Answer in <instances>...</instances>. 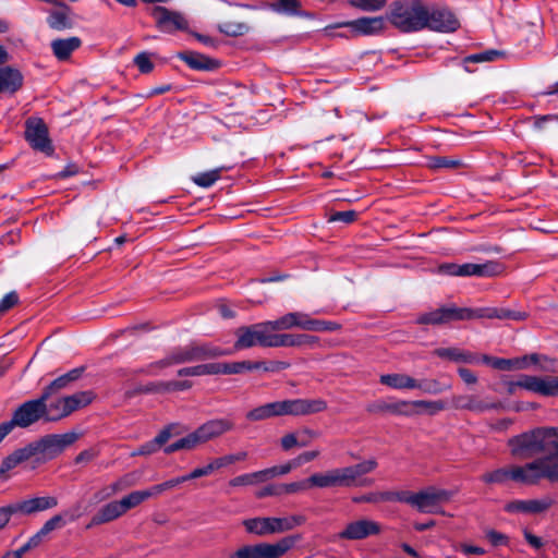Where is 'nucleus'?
<instances>
[{
    "label": "nucleus",
    "mask_w": 558,
    "mask_h": 558,
    "mask_svg": "<svg viewBox=\"0 0 558 558\" xmlns=\"http://www.w3.org/2000/svg\"><path fill=\"white\" fill-rule=\"evenodd\" d=\"M508 446L513 458L525 460L547 453L536 460H545L548 468L558 470V427H536L509 438ZM558 482L557 478H547Z\"/></svg>",
    "instance_id": "obj_1"
},
{
    "label": "nucleus",
    "mask_w": 558,
    "mask_h": 558,
    "mask_svg": "<svg viewBox=\"0 0 558 558\" xmlns=\"http://www.w3.org/2000/svg\"><path fill=\"white\" fill-rule=\"evenodd\" d=\"M235 336L232 353L255 345L265 348L300 345L307 338L305 335L275 333L270 320L240 327L235 330Z\"/></svg>",
    "instance_id": "obj_2"
},
{
    "label": "nucleus",
    "mask_w": 558,
    "mask_h": 558,
    "mask_svg": "<svg viewBox=\"0 0 558 558\" xmlns=\"http://www.w3.org/2000/svg\"><path fill=\"white\" fill-rule=\"evenodd\" d=\"M558 470L548 468L545 460H533L524 465H510L484 473L481 480L486 484H506L513 481L533 485L542 478H557Z\"/></svg>",
    "instance_id": "obj_3"
},
{
    "label": "nucleus",
    "mask_w": 558,
    "mask_h": 558,
    "mask_svg": "<svg viewBox=\"0 0 558 558\" xmlns=\"http://www.w3.org/2000/svg\"><path fill=\"white\" fill-rule=\"evenodd\" d=\"M377 465L375 459H368L354 465L315 473L310 476V484L318 488L368 486L373 481L363 476L373 472Z\"/></svg>",
    "instance_id": "obj_4"
},
{
    "label": "nucleus",
    "mask_w": 558,
    "mask_h": 558,
    "mask_svg": "<svg viewBox=\"0 0 558 558\" xmlns=\"http://www.w3.org/2000/svg\"><path fill=\"white\" fill-rule=\"evenodd\" d=\"M232 354L231 349H222L213 343L192 342L185 347L177 348L167 357L149 364L138 373L157 375L160 369L173 364L206 361Z\"/></svg>",
    "instance_id": "obj_5"
},
{
    "label": "nucleus",
    "mask_w": 558,
    "mask_h": 558,
    "mask_svg": "<svg viewBox=\"0 0 558 558\" xmlns=\"http://www.w3.org/2000/svg\"><path fill=\"white\" fill-rule=\"evenodd\" d=\"M326 409L327 402L320 398L288 399L259 405L248 411L245 416L248 421L256 422L282 415H310L323 412Z\"/></svg>",
    "instance_id": "obj_6"
},
{
    "label": "nucleus",
    "mask_w": 558,
    "mask_h": 558,
    "mask_svg": "<svg viewBox=\"0 0 558 558\" xmlns=\"http://www.w3.org/2000/svg\"><path fill=\"white\" fill-rule=\"evenodd\" d=\"M388 19L401 32L421 31L426 28V5L421 0L395 2Z\"/></svg>",
    "instance_id": "obj_7"
},
{
    "label": "nucleus",
    "mask_w": 558,
    "mask_h": 558,
    "mask_svg": "<svg viewBox=\"0 0 558 558\" xmlns=\"http://www.w3.org/2000/svg\"><path fill=\"white\" fill-rule=\"evenodd\" d=\"M456 490L426 487L417 493L400 492V502H405L423 513H444L440 506L449 502Z\"/></svg>",
    "instance_id": "obj_8"
},
{
    "label": "nucleus",
    "mask_w": 558,
    "mask_h": 558,
    "mask_svg": "<svg viewBox=\"0 0 558 558\" xmlns=\"http://www.w3.org/2000/svg\"><path fill=\"white\" fill-rule=\"evenodd\" d=\"M301 539V535H288L275 543H257L239 547L228 558H281Z\"/></svg>",
    "instance_id": "obj_9"
},
{
    "label": "nucleus",
    "mask_w": 558,
    "mask_h": 558,
    "mask_svg": "<svg viewBox=\"0 0 558 558\" xmlns=\"http://www.w3.org/2000/svg\"><path fill=\"white\" fill-rule=\"evenodd\" d=\"M270 323L274 332L292 328H300L307 331H335L339 329L337 323L314 319L303 312H290L275 320H270Z\"/></svg>",
    "instance_id": "obj_10"
},
{
    "label": "nucleus",
    "mask_w": 558,
    "mask_h": 558,
    "mask_svg": "<svg viewBox=\"0 0 558 558\" xmlns=\"http://www.w3.org/2000/svg\"><path fill=\"white\" fill-rule=\"evenodd\" d=\"M78 439V434L69 432L64 434H51L33 442L35 453L43 454L46 459H53Z\"/></svg>",
    "instance_id": "obj_11"
},
{
    "label": "nucleus",
    "mask_w": 558,
    "mask_h": 558,
    "mask_svg": "<svg viewBox=\"0 0 558 558\" xmlns=\"http://www.w3.org/2000/svg\"><path fill=\"white\" fill-rule=\"evenodd\" d=\"M25 138L33 149L48 156L53 154V146L49 138L48 128L39 118H29L25 123Z\"/></svg>",
    "instance_id": "obj_12"
},
{
    "label": "nucleus",
    "mask_w": 558,
    "mask_h": 558,
    "mask_svg": "<svg viewBox=\"0 0 558 558\" xmlns=\"http://www.w3.org/2000/svg\"><path fill=\"white\" fill-rule=\"evenodd\" d=\"M45 401H47L46 396L40 395L37 399L22 403L14 411L11 421H8L12 424V428L15 426L25 428L44 418Z\"/></svg>",
    "instance_id": "obj_13"
},
{
    "label": "nucleus",
    "mask_w": 558,
    "mask_h": 558,
    "mask_svg": "<svg viewBox=\"0 0 558 558\" xmlns=\"http://www.w3.org/2000/svg\"><path fill=\"white\" fill-rule=\"evenodd\" d=\"M151 15L156 20L157 27L163 33L185 31L189 27V22L182 13L171 11L166 7H155Z\"/></svg>",
    "instance_id": "obj_14"
},
{
    "label": "nucleus",
    "mask_w": 558,
    "mask_h": 558,
    "mask_svg": "<svg viewBox=\"0 0 558 558\" xmlns=\"http://www.w3.org/2000/svg\"><path fill=\"white\" fill-rule=\"evenodd\" d=\"M381 526L378 522L371 519H360L349 522L345 527L339 532L338 538L347 541H360L373 535H378Z\"/></svg>",
    "instance_id": "obj_15"
},
{
    "label": "nucleus",
    "mask_w": 558,
    "mask_h": 558,
    "mask_svg": "<svg viewBox=\"0 0 558 558\" xmlns=\"http://www.w3.org/2000/svg\"><path fill=\"white\" fill-rule=\"evenodd\" d=\"M426 28L436 32L450 33L459 28L460 23L452 12L447 9H429L426 7Z\"/></svg>",
    "instance_id": "obj_16"
},
{
    "label": "nucleus",
    "mask_w": 558,
    "mask_h": 558,
    "mask_svg": "<svg viewBox=\"0 0 558 558\" xmlns=\"http://www.w3.org/2000/svg\"><path fill=\"white\" fill-rule=\"evenodd\" d=\"M243 526L246 532L256 536L283 533L282 520L277 517H256L245 519Z\"/></svg>",
    "instance_id": "obj_17"
},
{
    "label": "nucleus",
    "mask_w": 558,
    "mask_h": 558,
    "mask_svg": "<svg viewBox=\"0 0 558 558\" xmlns=\"http://www.w3.org/2000/svg\"><path fill=\"white\" fill-rule=\"evenodd\" d=\"M16 506L20 514L33 515L56 508L58 498L54 496H36L16 501Z\"/></svg>",
    "instance_id": "obj_18"
},
{
    "label": "nucleus",
    "mask_w": 558,
    "mask_h": 558,
    "mask_svg": "<svg viewBox=\"0 0 558 558\" xmlns=\"http://www.w3.org/2000/svg\"><path fill=\"white\" fill-rule=\"evenodd\" d=\"M234 428V423L227 418H214L205 422L199 427H197V432L201 436L203 444L213 440L222 436L223 434L232 430Z\"/></svg>",
    "instance_id": "obj_19"
},
{
    "label": "nucleus",
    "mask_w": 558,
    "mask_h": 558,
    "mask_svg": "<svg viewBox=\"0 0 558 558\" xmlns=\"http://www.w3.org/2000/svg\"><path fill=\"white\" fill-rule=\"evenodd\" d=\"M554 501L550 497L529 500H513L506 505L507 512L541 513L548 510Z\"/></svg>",
    "instance_id": "obj_20"
},
{
    "label": "nucleus",
    "mask_w": 558,
    "mask_h": 558,
    "mask_svg": "<svg viewBox=\"0 0 558 558\" xmlns=\"http://www.w3.org/2000/svg\"><path fill=\"white\" fill-rule=\"evenodd\" d=\"M524 389L545 397L558 396V377H537L529 375Z\"/></svg>",
    "instance_id": "obj_21"
},
{
    "label": "nucleus",
    "mask_w": 558,
    "mask_h": 558,
    "mask_svg": "<svg viewBox=\"0 0 558 558\" xmlns=\"http://www.w3.org/2000/svg\"><path fill=\"white\" fill-rule=\"evenodd\" d=\"M284 367L282 362H272L269 365L264 362L240 361L223 363V375L241 374L246 371L263 368L266 372H275Z\"/></svg>",
    "instance_id": "obj_22"
},
{
    "label": "nucleus",
    "mask_w": 558,
    "mask_h": 558,
    "mask_svg": "<svg viewBox=\"0 0 558 558\" xmlns=\"http://www.w3.org/2000/svg\"><path fill=\"white\" fill-rule=\"evenodd\" d=\"M501 271V267L496 262H486L484 264L465 263L460 265V277H493Z\"/></svg>",
    "instance_id": "obj_23"
},
{
    "label": "nucleus",
    "mask_w": 558,
    "mask_h": 558,
    "mask_svg": "<svg viewBox=\"0 0 558 558\" xmlns=\"http://www.w3.org/2000/svg\"><path fill=\"white\" fill-rule=\"evenodd\" d=\"M360 35H375L385 27V19L381 16L361 17L344 24Z\"/></svg>",
    "instance_id": "obj_24"
},
{
    "label": "nucleus",
    "mask_w": 558,
    "mask_h": 558,
    "mask_svg": "<svg viewBox=\"0 0 558 558\" xmlns=\"http://www.w3.org/2000/svg\"><path fill=\"white\" fill-rule=\"evenodd\" d=\"M82 45L81 38L76 36L68 38H58L51 41L50 47L53 56L59 61H65L70 59L71 54L77 50Z\"/></svg>",
    "instance_id": "obj_25"
},
{
    "label": "nucleus",
    "mask_w": 558,
    "mask_h": 558,
    "mask_svg": "<svg viewBox=\"0 0 558 558\" xmlns=\"http://www.w3.org/2000/svg\"><path fill=\"white\" fill-rule=\"evenodd\" d=\"M124 514L122 506L119 500H114L104 505L97 513L92 518L87 527L100 525L113 521Z\"/></svg>",
    "instance_id": "obj_26"
},
{
    "label": "nucleus",
    "mask_w": 558,
    "mask_h": 558,
    "mask_svg": "<svg viewBox=\"0 0 558 558\" xmlns=\"http://www.w3.org/2000/svg\"><path fill=\"white\" fill-rule=\"evenodd\" d=\"M23 85L22 73L11 66L0 68V93L8 92L14 94Z\"/></svg>",
    "instance_id": "obj_27"
},
{
    "label": "nucleus",
    "mask_w": 558,
    "mask_h": 558,
    "mask_svg": "<svg viewBox=\"0 0 558 558\" xmlns=\"http://www.w3.org/2000/svg\"><path fill=\"white\" fill-rule=\"evenodd\" d=\"M60 8V10L51 11L47 17V23L50 28L56 31L68 29L72 26V22L70 20V8L60 0H57V3H52Z\"/></svg>",
    "instance_id": "obj_28"
},
{
    "label": "nucleus",
    "mask_w": 558,
    "mask_h": 558,
    "mask_svg": "<svg viewBox=\"0 0 558 558\" xmlns=\"http://www.w3.org/2000/svg\"><path fill=\"white\" fill-rule=\"evenodd\" d=\"M410 402L407 401H400L393 404H385L381 405L380 409L392 412V413H404L403 408L408 407ZM414 407H420L428 411L430 414H435L437 412H440L445 409V403L442 401H425V400H417L411 402Z\"/></svg>",
    "instance_id": "obj_29"
},
{
    "label": "nucleus",
    "mask_w": 558,
    "mask_h": 558,
    "mask_svg": "<svg viewBox=\"0 0 558 558\" xmlns=\"http://www.w3.org/2000/svg\"><path fill=\"white\" fill-rule=\"evenodd\" d=\"M434 354L440 359L449 360L457 363L474 364L478 363V356L470 351L459 348H438Z\"/></svg>",
    "instance_id": "obj_30"
},
{
    "label": "nucleus",
    "mask_w": 558,
    "mask_h": 558,
    "mask_svg": "<svg viewBox=\"0 0 558 558\" xmlns=\"http://www.w3.org/2000/svg\"><path fill=\"white\" fill-rule=\"evenodd\" d=\"M35 454L36 453H35L33 442H31V444L26 445L25 447L19 448L16 450H14L11 454L7 456L2 460L0 469L4 474L8 471L16 468L22 462L27 461Z\"/></svg>",
    "instance_id": "obj_31"
},
{
    "label": "nucleus",
    "mask_w": 558,
    "mask_h": 558,
    "mask_svg": "<svg viewBox=\"0 0 558 558\" xmlns=\"http://www.w3.org/2000/svg\"><path fill=\"white\" fill-rule=\"evenodd\" d=\"M84 368L77 367L73 368L70 372L59 376L53 381L50 383L48 387H46L43 391V396H46V400H50V397L57 392L58 390L66 388L71 383L77 380L83 374Z\"/></svg>",
    "instance_id": "obj_32"
},
{
    "label": "nucleus",
    "mask_w": 558,
    "mask_h": 558,
    "mask_svg": "<svg viewBox=\"0 0 558 558\" xmlns=\"http://www.w3.org/2000/svg\"><path fill=\"white\" fill-rule=\"evenodd\" d=\"M178 57L193 70L210 71L217 68V62L215 60L198 52L184 51L180 52Z\"/></svg>",
    "instance_id": "obj_33"
},
{
    "label": "nucleus",
    "mask_w": 558,
    "mask_h": 558,
    "mask_svg": "<svg viewBox=\"0 0 558 558\" xmlns=\"http://www.w3.org/2000/svg\"><path fill=\"white\" fill-rule=\"evenodd\" d=\"M456 407L459 409L482 413L488 410L499 409L501 404L496 402L488 403L477 399L474 396H463L456 399Z\"/></svg>",
    "instance_id": "obj_34"
},
{
    "label": "nucleus",
    "mask_w": 558,
    "mask_h": 558,
    "mask_svg": "<svg viewBox=\"0 0 558 558\" xmlns=\"http://www.w3.org/2000/svg\"><path fill=\"white\" fill-rule=\"evenodd\" d=\"M380 383L393 389H415L416 379L405 374H385L380 376Z\"/></svg>",
    "instance_id": "obj_35"
},
{
    "label": "nucleus",
    "mask_w": 558,
    "mask_h": 558,
    "mask_svg": "<svg viewBox=\"0 0 558 558\" xmlns=\"http://www.w3.org/2000/svg\"><path fill=\"white\" fill-rule=\"evenodd\" d=\"M68 415L69 413L66 404L64 403V397L45 401L44 418L46 421H59Z\"/></svg>",
    "instance_id": "obj_36"
},
{
    "label": "nucleus",
    "mask_w": 558,
    "mask_h": 558,
    "mask_svg": "<svg viewBox=\"0 0 558 558\" xmlns=\"http://www.w3.org/2000/svg\"><path fill=\"white\" fill-rule=\"evenodd\" d=\"M94 397L95 396L92 391H80L71 396L64 397V403L66 404L69 415L72 412L92 403Z\"/></svg>",
    "instance_id": "obj_37"
},
{
    "label": "nucleus",
    "mask_w": 558,
    "mask_h": 558,
    "mask_svg": "<svg viewBox=\"0 0 558 558\" xmlns=\"http://www.w3.org/2000/svg\"><path fill=\"white\" fill-rule=\"evenodd\" d=\"M66 517H69L70 521H75L80 517V514L71 513L69 510H65L59 514H54L44 523L39 531L41 532V534L47 536L52 531L63 527L66 524Z\"/></svg>",
    "instance_id": "obj_38"
},
{
    "label": "nucleus",
    "mask_w": 558,
    "mask_h": 558,
    "mask_svg": "<svg viewBox=\"0 0 558 558\" xmlns=\"http://www.w3.org/2000/svg\"><path fill=\"white\" fill-rule=\"evenodd\" d=\"M444 307L446 324L457 320H471L474 319L476 315H481L478 312H475L473 308L469 307H458L456 305H449Z\"/></svg>",
    "instance_id": "obj_39"
},
{
    "label": "nucleus",
    "mask_w": 558,
    "mask_h": 558,
    "mask_svg": "<svg viewBox=\"0 0 558 558\" xmlns=\"http://www.w3.org/2000/svg\"><path fill=\"white\" fill-rule=\"evenodd\" d=\"M502 56H504L502 51L495 50V49L470 54L463 59L464 70L470 73L474 72V70L469 66L470 63L493 62V61L501 58Z\"/></svg>",
    "instance_id": "obj_40"
},
{
    "label": "nucleus",
    "mask_w": 558,
    "mask_h": 558,
    "mask_svg": "<svg viewBox=\"0 0 558 558\" xmlns=\"http://www.w3.org/2000/svg\"><path fill=\"white\" fill-rule=\"evenodd\" d=\"M269 9L272 12L283 15H300L301 2L299 0H274L269 3Z\"/></svg>",
    "instance_id": "obj_41"
},
{
    "label": "nucleus",
    "mask_w": 558,
    "mask_h": 558,
    "mask_svg": "<svg viewBox=\"0 0 558 558\" xmlns=\"http://www.w3.org/2000/svg\"><path fill=\"white\" fill-rule=\"evenodd\" d=\"M264 482H265L264 475L260 470V471H256L253 473H246V474L235 476L229 481V485L232 487L250 486V485L260 484Z\"/></svg>",
    "instance_id": "obj_42"
},
{
    "label": "nucleus",
    "mask_w": 558,
    "mask_h": 558,
    "mask_svg": "<svg viewBox=\"0 0 558 558\" xmlns=\"http://www.w3.org/2000/svg\"><path fill=\"white\" fill-rule=\"evenodd\" d=\"M400 500V492H375L363 495L362 497L355 499V501L361 502H383V501H399Z\"/></svg>",
    "instance_id": "obj_43"
},
{
    "label": "nucleus",
    "mask_w": 558,
    "mask_h": 558,
    "mask_svg": "<svg viewBox=\"0 0 558 558\" xmlns=\"http://www.w3.org/2000/svg\"><path fill=\"white\" fill-rule=\"evenodd\" d=\"M416 323L421 325H444L446 324L445 307H438L430 312L424 313L416 318Z\"/></svg>",
    "instance_id": "obj_44"
},
{
    "label": "nucleus",
    "mask_w": 558,
    "mask_h": 558,
    "mask_svg": "<svg viewBox=\"0 0 558 558\" xmlns=\"http://www.w3.org/2000/svg\"><path fill=\"white\" fill-rule=\"evenodd\" d=\"M532 359L535 362V367L541 372L558 373V360L549 357L544 354L533 353Z\"/></svg>",
    "instance_id": "obj_45"
},
{
    "label": "nucleus",
    "mask_w": 558,
    "mask_h": 558,
    "mask_svg": "<svg viewBox=\"0 0 558 558\" xmlns=\"http://www.w3.org/2000/svg\"><path fill=\"white\" fill-rule=\"evenodd\" d=\"M220 33L227 36H242L247 33L248 26L245 23L227 21L218 25Z\"/></svg>",
    "instance_id": "obj_46"
},
{
    "label": "nucleus",
    "mask_w": 558,
    "mask_h": 558,
    "mask_svg": "<svg viewBox=\"0 0 558 558\" xmlns=\"http://www.w3.org/2000/svg\"><path fill=\"white\" fill-rule=\"evenodd\" d=\"M450 385H444L437 379H423V380H416V388L421 389L425 393L429 395H438L441 393L445 390L450 389Z\"/></svg>",
    "instance_id": "obj_47"
},
{
    "label": "nucleus",
    "mask_w": 558,
    "mask_h": 558,
    "mask_svg": "<svg viewBox=\"0 0 558 558\" xmlns=\"http://www.w3.org/2000/svg\"><path fill=\"white\" fill-rule=\"evenodd\" d=\"M462 165L460 159H453L445 156L432 157L427 161L430 169H456Z\"/></svg>",
    "instance_id": "obj_48"
},
{
    "label": "nucleus",
    "mask_w": 558,
    "mask_h": 558,
    "mask_svg": "<svg viewBox=\"0 0 558 558\" xmlns=\"http://www.w3.org/2000/svg\"><path fill=\"white\" fill-rule=\"evenodd\" d=\"M298 468L296 464H294V459L282 464V465H276L271 466L265 470H262L265 482L275 478L280 475H286L290 473L293 469Z\"/></svg>",
    "instance_id": "obj_49"
},
{
    "label": "nucleus",
    "mask_w": 558,
    "mask_h": 558,
    "mask_svg": "<svg viewBox=\"0 0 558 558\" xmlns=\"http://www.w3.org/2000/svg\"><path fill=\"white\" fill-rule=\"evenodd\" d=\"M221 169H214L206 172L197 173L193 177V182L201 187H210L220 178Z\"/></svg>",
    "instance_id": "obj_50"
},
{
    "label": "nucleus",
    "mask_w": 558,
    "mask_h": 558,
    "mask_svg": "<svg viewBox=\"0 0 558 558\" xmlns=\"http://www.w3.org/2000/svg\"><path fill=\"white\" fill-rule=\"evenodd\" d=\"M145 500L146 499L144 498L142 490H134V492L130 493L129 495L124 496L123 498H121L119 501H120L122 509L125 513L126 511L137 507Z\"/></svg>",
    "instance_id": "obj_51"
},
{
    "label": "nucleus",
    "mask_w": 558,
    "mask_h": 558,
    "mask_svg": "<svg viewBox=\"0 0 558 558\" xmlns=\"http://www.w3.org/2000/svg\"><path fill=\"white\" fill-rule=\"evenodd\" d=\"M20 513L16 502H12L0 507V531L3 530L10 522L12 515Z\"/></svg>",
    "instance_id": "obj_52"
},
{
    "label": "nucleus",
    "mask_w": 558,
    "mask_h": 558,
    "mask_svg": "<svg viewBox=\"0 0 558 558\" xmlns=\"http://www.w3.org/2000/svg\"><path fill=\"white\" fill-rule=\"evenodd\" d=\"M179 441L182 450H192L197 446L203 445V441L197 429L190 433L185 437L180 438Z\"/></svg>",
    "instance_id": "obj_53"
},
{
    "label": "nucleus",
    "mask_w": 558,
    "mask_h": 558,
    "mask_svg": "<svg viewBox=\"0 0 558 558\" xmlns=\"http://www.w3.org/2000/svg\"><path fill=\"white\" fill-rule=\"evenodd\" d=\"M134 63L138 68L141 73H149L154 69V63L150 60V54L146 51L138 53L134 58Z\"/></svg>",
    "instance_id": "obj_54"
},
{
    "label": "nucleus",
    "mask_w": 558,
    "mask_h": 558,
    "mask_svg": "<svg viewBox=\"0 0 558 558\" xmlns=\"http://www.w3.org/2000/svg\"><path fill=\"white\" fill-rule=\"evenodd\" d=\"M349 2L364 11H376L385 5L386 0H349Z\"/></svg>",
    "instance_id": "obj_55"
},
{
    "label": "nucleus",
    "mask_w": 558,
    "mask_h": 558,
    "mask_svg": "<svg viewBox=\"0 0 558 558\" xmlns=\"http://www.w3.org/2000/svg\"><path fill=\"white\" fill-rule=\"evenodd\" d=\"M310 487H313L310 484V477L300 482H293L289 484H281V495L282 494H294L298 492L305 490Z\"/></svg>",
    "instance_id": "obj_56"
},
{
    "label": "nucleus",
    "mask_w": 558,
    "mask_h": 558,
    "mask_svg": "<svg viewBox=\"0 0 558 558\" xmlns=\"http://www.w3.org/2000/svg\"><path fill=\"white\" fill-rule=\"evenodd\" d=\"M283 531L288 532L293 530L296 526H300L305 523L306 518L302 514H293L290 517L281 518Z\"/></svg>",
    "instance_id": "obj_57"
},
{
    "label": "nucleus",
    "mask_w": 558,
    "mask_h": 558,
    "mask_svg": "<svg viewBox=\"0 0 558 558\" xmlns=\"http://www.w3.org/2000/svg\"><path fill=\"white\" fill-rule=\"evenodd\" d=\"M298 436V447H307L311 442L318 437V433L304 428L296 433Z\"/></svg>",
    "instance_id": "obj_58"
},
{
    "label": "nucleus",
    "mask_w": 558,
    "mask_h": 558,
    "mask_svg": "<svg viewBox=\"0 0 558 558\" xmlns=\"http://www.w3.org/2000/svg\"><path fill=\"white\" fill-rule=\"evenodd\" d=\"M214 471H216V469L214 468V463L211 461L204 466L194 469L193 471L185 475V478L186 481L199 478L211 474Z\"/></svg>",
    "instance_id": "obj_59"
},
{
    "label": "nucleus",
    "mask_w": 558,
    "mask_h": 558,
    "mask_svg": "<svg viewBox=\"0 0 558 558\" xmlns=\"http://www.w3.org/2000/svg\"><path fill=\"white\" fill-rule=\"evenodd\" d=\"M356 216L357 214L354 210L336 211L331 214V216L329 217V221H341L343 223H351L356 219Z\"/></svg>",
    "instance_id": "obj_60"
},
{
    "label": "nucleus",
    "mask_w": 558,
    "mask_h": 558,
    "mask_svg": "<svg viewBox=\"0 0 558 558\" xmlns=\"http://www.w3.org/2000/svg\"><path fill=\"white\" fill-rule=\"evenodd\" d=\"M19 302V295L15 291L7 293L0 301V313H5Z\"/></svg>",
    "instance_id": "obj_61"
},
{
    "label": "nucleus",
    "mask_w": 558,
    "mask_h": 558,
    "mask_svg": "<svg viewBox=\"0 0 558 558\" xmlns=\"http://www.w3.org/2000/svg\"><path fill=\"white\" fill-rule=\"evenodd\" d=\"M159 450L157 444H155L154 439L141 445L135 451L131 453L132 457L135 456H149Z\"/></svg>",
    "instance_id": "obj_62"
},
{
    "label": "nucleus",
    "mask_w": 558,
    "mask_h": 558,
    "mask_svg": "<svg viewBox=\"0 0 558 558\" xmlns=\"http://www.w3.org/2000/svg\"><path fill=\"white\" fill-rule=\"evenodd\" d=\"M486 537L494 546L507 545L508 536L497 532L495 530H489L486 532Z\"/></svg>",
    "instance_id": "obj_63"
},
{
    "label": "nucleus",
    "mask_w": 558,
    "mask_h": 558,
    "mask_svg": "<svg viewBox=\"0 0 558 558\" xmlns=\"http://www.w3.org/2000/svg\"><path fill=\"white\" fill-rule=\"evenodd\" d=\"M46 536L44 534H41L40 531H38L35 535H33L19 550L21 551V554L23 555L24 553H26L27 550L32 549V548H35L37 547L41 542L43 539L45 538Z\"/></svg>",
    "instance_id": "obj_64"
}]
</instances>
